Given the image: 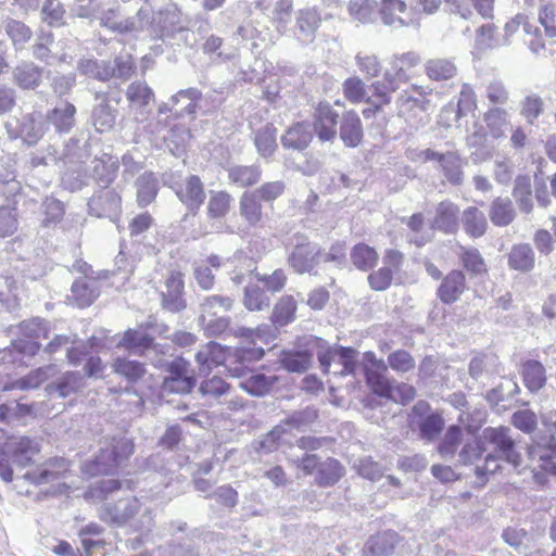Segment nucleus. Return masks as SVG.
Segmentation results:
<instances>
[{"instance_id": "44", "label": "nucleus", "mask_w": 556, "mask_h": 556, "mask_svg": "<svg viewBox=\"0 0 556 556\" xmlns=\"http://www.w3.org/2000/svg\"><path fill=\"white\" fill-rule=\"evenodd\" d=\"M513 197L523 213H530L533 208L531 180L527 176H519L513 189Z\"/></svg>"}, {"instance_id": "18", "label": "nucleus", "mask_w": 556, "mask_h": 556, "mask_svg": "<svg viewBox=\"0 0 556 556\" xmlns=\"http://www.w3.org/2000/svg\"><path fill=\"white\" fill-rule=\"evenodd\" d=\"M68 467L70 463L66 458L55 456L47 460L40 467L27 470L24 478L35 484H43L58 479Z\"/></svg>"}, {"instance_id": "41", "label": "nucleus", "mask_w": 556, "mask_h": 556, "mask_svg": "<svg viewBox=\"0 0 556 556\" xmlns=\"http://www.w3.org/2000/svg\"><path fill=\"white\" fill-rule=\"evenodd\" d=\"M364 376L366 384L374 394L387 400L392 397L393 383L382 372L367 368Z\"/></svg>"}, {"instance_id": "4", "label": "nucleus", "mask_w": 556, "mask_h": 556, "mask_svg": "<svg viewBox=\"0 0 556 556\" xmlns=\"http://www.w3.org/2000/svg\"><path fill=\"white\" fill-rule=\"evenodd\" d=\"M407 422L412 431H418L419 438L428 442L437 440L445 426L442 412L432 409L424 400L414 404Z\"/></svg>"}, {"instance_id": "46", "label": "nucleus", "mask_w": 556, "mask_h": 556, "mask_svg": "<svg viewBox=\"0 0 556 556\" xmlns=\"http://www.w3.org/2000/svg\"><path fill=\"white\" fill-rule=\"evenodd\" d=\"M126 98L130 105L144 108L153 100L154 93L146 81H134L127 88Z\"/></svg>"}, {"instance_id": "60", "label": "nucleus", "mask_w": 556, "mask_h": 556, "mask_svg": "<svg viewBox=\"0 0 556 556\" xmlns=\"http://www.w3.org/2000/svg\"><path fill=\"white\" fill-rule=\"evenodd\" d=\"M287 186L282 180H274L262 184L253 191L261 202L273 203L286 192Z\"/></svg>"}, {"instance_id": "53", "label": "nucleus", "mask_w": 556, "mask_h": 556, "mask_svg": "<svg viewBox=\"0 0 556 556\" xmlns=\"http://www.w3.org/2000/svg\"><path fill=\"white\" fill-rule=\"evenodd\" d=\"M31 462L29 454H0V477L5 482H11L13 479V470L11 464L21 467L28 466Z\"/></svg>"}, {"instance_id": "45", "label": "nucleus", "mask_w": 556, "mask_h": 556, "mask_svg": "<svg viewBox=\"0 0 556 556\" xmlns=\"http://www.w3.org/2000/svg\"><path fill=\"white\" fill-rule=\"evenodd\" d=\"M72 296L80 308L90 306L99 296V292L85 279H77L71 288Z\"/></svg>"}, {"instance_id": "55", "label": "nucleus", "mask_w": 556, "mask_h": 556, "mask_svg": "<svg viewBox=\"0 0 556 556\" xmlns=\"http://www.w3.org/2000/svg\"><path fill=\"white\" fill-rule=\"evenodd\" d=\"M394 275L389 267L381 266L378 269H371L367 276L368 286L374 291H386L392 286Z\"/></svg>"}, {"instance_id": "12", "label": "nucleus", "mask_w": 556, "mask_h": 556, "mask_svg": "<svg viewBox=\"0 0 556 556\" xmlns=\"http://www.w3.org/2000/svg\"><path fill=\"white\" fill-rule=\"evenodd\" d=\"M520 27H522L526 35L530 36L527 45L532 52L539 53L545 50L546 46L541 29L525 13H518L510 18L505 24V33L507 36H513Z\"/></svg>"}, {"instance_id": "6", "label": "nucleus", "mask_w": 556, "mask_h": 556, "mask_svg": "<svg viewBox=\"0 0 556 556\" xmlns=\"http://www.w3.org/2000/svg\"><path fill=\"white\" fill-rule=\"evenodd\" d=\"M197 384V375L191 364L182 357H176L165 366L162 389L168 393H190Z\"/></svg>"}, {"instance_id": "38", "label": "nucleus", "mask_w": 556, "mask_h": 556, "mask_svg": "<svg viewBox=\"0 0 556 556\" xmlns=\"http://www.w3.org/2000/svg\"><path fill=\"white\" fill-rule=\"evenodd\" d=\"M343 476V467L341 464L331 457H327L317 467L315 481L320 486H329L337 483Z\"/></svg>"}, {"instance_id": "49", "label": "nucleus", "mask_w": 556, "mask_h": 556, "mask_svg": "<svg viewBox=\"0 0 556 556\" xmlns=\"http://www.w3.org/2000/svg\"><path fill=\"white\" fill-rule=\"evenodd\" d=\"M270 299L264 288L257 285H249L244 289L243 304L249 311H262L268 307Z\"/></svg>"}, {"instance_id": "28", "label": "nucleus", "mask_w": 556, "mask_h": 556, "mask_svg": "<svg viewBox=\"0 0 556 556\" xmlns=\"http://www.w3.org/2000/svg\"><path fill=\"white\" fill-rule=\"evenodd\" d=\"M508 266L518 271H529L534 267V252L528 243L513 245L508 253Z\"/></svg>"}, {"instance_id": "30", "label": "nucleus", "mask_w": 556, "mask_h": 556, "mask_svg": "<svg viewBox=\"0 0 556 556\" xmlns=\"http://www.w3.org/2000/svg\"><path fill=\"white\" fill-rule=\"evenodd\" d=\"M521 376L526 388L531 392L542 389L546 381L544 366L534 359L521 364Z\"/></svg>"}, {"instance_id": "19", "label": "nucleus", "mask_w": 556, "mask_h": 556, "mask_svg": "<svg viewBox=\"0 0 556 556\" xmlns=\"http://www.w3.org/2000/svg\"><path fill=\"white\" fill-rule=\"evenodd\" d=\"M303 422L302 413L295 414L285 420V422L274 427L263 440V446L265 448H279L283 445H291L292 435L288 428H299Z\"/></svg>"}, {"instance_id": "7", "label": "nucleus", "mask_w": 556, "mask_h": 556, "mask_svg": "<svg viewBox=\"0 0 556 556\" xmlns=\"http://www.w3.org/2000/svg\"><path fill=\"white\" fill-rule=\"evenodd\" d=\"M311 125L314 135L321 142H333L338 136L340 115L327 100L313 105Z\"/></svg>"}, {"instance_id": "50", "label": "nucleus", "mask_w": 556, "mask_h": 556, "mask_svg": "<svg viewBox=\"0 0 556 556\" xmlns=\"http://www.w3.org/2000/svg\"><path fill=\"white\" fill-rule=\"evenodd\" d=\"M440 166L450 184L458 186L463 182L462 160L457 153L447 152Z\"/></svg>"}, {"instance_id": "35", "label": "nucleus", "mask_w": 556, "mask_h": 556, "mask_svg": "<svg viewBox=\"0 0 556 556\" xmlns=\"http://www.w3.org/2000/svg\"><path fill=\"white\" fill-rule=\"evenodd\" d=\"M233 354V366L238 368V371H233V377H240L245 374L250 364L261 361L265 356V350L263 348L255 346H243L232 348Z\"/></svg>"}, {"instance_id": "32", "label": "nucleus", "mask_w": 556, "mask_h": 556, "mask_svg": "<svg viewBox=\"0 0 556 556\" xmlns=\"http://www.w3.org/2000/svg\"><path fill=\"white\" fill-rule=\"evenodd\" d=\"M232 197L225 190L211 191L206 215L210 219H223L231 210Z\"/></svg>"}, {"instance_id": "58", "label": "nucleus", "mask_w": 556, "mask_h": 556, "mask_svg": "<svg viewBox=\"0 0 556 556\" xmlns=\"http://www.w3.org/2000/svg\"><path fill=\"white\" fill-rule=\"evenodd\" d=\"M553 235L546 229H538L533 236L535 248L541 254L548 255L554 249V238L556 241V216H551Z\"/></svg>"}, {"instance_id": "54", "label": "nucleus", "mask_w": 556, "mask_h": 556, "mask_svg": "<svg viewBox=\"0 0 556 556\" xmlns=\"http://www.w3.org/2000/svg\"><path fill=\"white\" fill-rule=\"evenodd\" d=\"M477 106V97L473 88L468 84H464L457 100L456 117L462 118L473 113Z\"/></svg>"}, {"instance_id": "52", "label": "nucleus", "mask_w": 556, "mask_h": 556, "mask_svg": "<svg viewBox=\"0 0 556 556\" xmlns=\"http://www.w3.org/2000/svg\"><path fill=\"white\" fill-rule=\"evenodd\" d=\"M484 122L493 138H502L504 136L502 127L507 124V113L500 108L489 109L484 113Z\"/></svg>"}, {"instance_id": "48", "label": "nucleus", "mask_w": 556, "mask_h": 556, "mask_svg": "<svg viewBox=\"0 0 556 556\" xmlns=\"http://www.w3.org/2000/svg\"><path fill=\"white\" fill-rule=\"evenodd\" d=\"M4 30L12 40L13 46L16 48L24 47V45L27 43L33 37L30 27H28L25 23L13 18L5 21Z\"/></svg>"}, {"instance_id": "47", "label": "nucleus", "mask_w": 556, "mask_h": 556, "mask_svg": "<svg viewBox=\"0 0 556 556\" xmlns=\"http://www.w3.org/2000/svg\"><path fill=\"white\" fill-rule=\"evenodd\" d=\"M277 382V377L256 374L248 378L241 383L242 389L248 393L256 396L267 394Z\"/></svg>"}, {"instance_id": "2", "label": "nucleus", "mask_w": 556, "mask_h": 556, "mask_svg": "<svg viewBox=\"0 0 556 556\" xmlns=\"http://www.w3.org/2000/svg\"><path fill=\"white\" fill-rule=\"evenodd\" d=\"M140 508L141 505L136 497L121 498L115 503L104 504L100 510V519L116 527L129 525L135 532L150 531L153 526L152 511L144 508L140 517L136 519L135 516Z\"/></svg>"}, {"instance_id": "57", "label": "nucleus", "mask_w": 556, "mask_h": 556, "mask_svg": "<svg viewBox=\"0 0 556 556\" xmlns=\"http://www.w3.org/2000/svg\"><path fill=\"white\" fill-rule=\"evenodd\" d=\"M358 70L367 77L376 78L382 72V63L374 53L359 52L355 56Z\"/></svg>"}, {"instance_id": "11", "label": "nucleus", "mask_w": 556, "mask_h": 556, "mask_svg": "<svg viewBox=\"0 0 556 556\" xmlns=\"http://www.w3.org/2000/svg\"><path fill=\"white\" fill-rule=\"evenodd\" d=\"M459 206L451 200H443L435 205L430 220V228L444 235H455L459 229Z\"/></svg>"}, {"instance_id": "27", "label": "nucleus", "mask_w": 556, "mask_h": 556, "mask_svg": "<svg viewBox=\"0 0 556 556\" xmlns=\"http://www.w3.org/2000/svg\"><path fill=\"white\" fill-rule=\"evenodd\" d=\"M261 178L262 170L255 165H238L228 170L229 182L239 188L255 186Z\"/></svg>"}, {"instance_id": "22", "label": "nucleus", "mask_w": 556, "mask_h": 556, "mask_svg": "<svg viewBox=\"0 0 556 556\" xmlns=\"http://www.w3.org/2000/svg\"><path fill=\"white\" fill-rule=\"evenodd\" d=\"M223 265V260L217 254H211L201 260L194 268V278L203 290H211L215 283L213 270H218Z\"/></svg>"}, {"instance_id": "9", "label": "nucleus", "mask_w": 556, "mask_h": 556, "mask_svg": "<svg viewBox=\"0 0 556 556\" xmlns=\"http://www.w3.org/2000/svg\"><path fill=\"white\" fill-rule=\"evenodd\" d=\"M175 194L192 216L199 214L206 198L204 185L197 175H189L178 182Z\"/></svg>"}, {"instance_id": "15", "label": "nucleus", "mask_w": 556, "mask_h": 556, "mask_svg": "<svg viewBox=\"0 0 556 556\" xmlns=\"http://www.w3.org/2000/svg\"><path fill=\"white\" fill-rule=\"evenodd\" d=\"M130 454H96L92 459L86 460L81 466L85 476L113 475L128 459Z\"/></svg>"}, {"instance_id": "24", "label": "nucleus", "mask_w": 556, "mask_h": 556, "mask_svg": "<svg viewBox=\"0 0 556 556\" xmlns=\"http://www.w3.org/2000/svg\"><path fill=\"white\" fill-rule=\"evenodd\" d=\"M298 303L293 295L285 294L274 305L270 321L276 327H285L294 321Z\"/></svg>"}, {"instance_id": "3", "label": "nucleus", "mask_w": 556, "mask_h": 556, "mask_svg": "<svg viewBox=\"0 0 556 556\" xmlns=\"http://www.w3.org/2000/svg\"><path fill=\"white\" fill-rule=\"evenodd\" d=\"M427 275L439 281L435 289L437 300L443 305H453L459 302L469 290L467 277L459 268L450 269L443 274L439 266L430 258L422 262Z\"/></svg>"}, {"instance_id": "10", "label": "nucleus", "mask_w": 556, "mask_h": 556, "mask_svg": "<svg viewBox=\"0 0 556 556\" xmlns=\"http://www.w3.org/2000/svg\"><path fill=\"white\" fill-rule=\"evenodd\" d=\"M195 359L200 366L208 369L224 366L231 376H233V371H238V368L233 366L236 363H233L232 348L214 341L202 346L195 354Z\"/></svg>"}, {"instance_id": "8", "label": "nucleus", "mask_w": 556, "mask_h": 556, "mask_svg": "<svg viewBox=\"0 0 556 556\" xmlns=\"http://www.w3.org/2000/svg\"><path fill=\"white\" fill-rule=\"evenodd\" d=\"M317 358L324 374L330 372L332 364L341 366V368L334 372L340 376L352 375L357 367V351L353 348H326L318 352Z\"/></svg>"}, {"instance_id": "37", "label": "nucleus", "mask_w": 556, "mask_h": 556, "mask_svg": "<svg viewBox=\"0 0 556 556\" xmlns=\"http://www.w3.org/2000/svg\"><path fill=\"white\" fill-rule=\"evenodd\" d=\"M153 337L140 329H127L117 343L118 348L129 351H144L153 345Z\"/></svg>"}, {"instance_id": "59", "label": "nucleus", "mask_w": 556, "mask_h": 556, "mask_svg": "<svg viewBox=\"0 0 556 556\" xmlns=\"http://www.w3.org/2000/svg\"><path fill=\"white\" fill-rule=\"evenodd\" d=\"M93 126L99 132L112 129L115 125V112L110 109L109 103H102L94 108L92 113Z\"/></svg>"}, {"instance_id": "39", "label": "nucleus", "mask_w": 556, "mask_h": 556, "mask_svg": "<svg viewBox=\"0 0 556 556\" xmlns=\"http://www.w3.org/2000/svg\"><path fill=\"white\" fill-rule=\"evenodd\" d=\"M277 129L276 127L267 123L265 126L260 128L255 132L254 143L258 153L264 156H270L277 149Z\"/></svg>"}, {"instance_id": "1", "label": "nucleus", "mask_w": 556, "mask_h": 556, "mask_svg": "<svg viewBox=\"0 0 556 556\" xmlns=\"http://www.w3.org/2000/svg\"><path fill=\"white\" fill-rule=\"evenodd\" d=\"M421 56L415 51L393 54L383 72V81L375 80L369 86L357 77L352 76L342 83V94L351 104L365 103L362 115L365 119H374L392 102V94L397 91L400 84L408 83L418 72Z\"/></svg>"}, {"instance_id": "31", "label": "nucleus", "mask_w": 556, "mask_h": 556, "mask_svg": "<svg viewBox=\"0 0 556 556\" xmlns=\"http://www.w3.org/2000/svg\"><path fill=\"white\" fill-rule=\"evenodd\" d=\"M483 440L497 450V452H513L515 447L510 429L505 426L485 428L483 430Z\"/></svg>"}, {"instance_id": "21", "label": "nucleus", "mask_w": 556, "mask_h": 556, "mask_svg": "<svg viewBox=\"0 0 556 556\" xmlns=\"http://www.w3.org/2000/svg\"><path fill=\"white\" fill-rule=\"evenodd\" d=\"M465 233L471 239L481 238L486 233L488 220L482 211L476 206L466 207L460 217Z\"/></svg>"}, {"instance_id": "36", "label": "nucleus", "mask_w": 556, "mask_h": 556, "mask_svg": "<svg viewBox=\"0 0 556 556\" xmlns=\"http://www.w3.org/2000/svg\"><path fill=\"white\" fill-rule=\"evenodd\" d=\"M236 337L249 344H255L256 342L269 344L277 338V333L271 326L262 324L255 328H239L236 331Z\"/></svg>"}, {"instance_id": "25", "label": "nucleus", "mask_w": 556, "mask_h": 556, "mask_svg": "<svg viewBox=\"0 0 556 556\" xmlns=\"http://www.w3.org/2000/svg\"><path fill=\"white\" fill-rule=\"evenodd\" d=\"M425 73L432 81H445L457 75V66L452 59L433 58L426 62Z\"/></svg>"}, {"instance_id": "13", "label": "nucleus", "mask_w": 556, "mask_h": 556, "mask_svg": "<svg viewBox=\"0 0 556 556\" xmlns=\"http://www.w3.org/2000/svg\"><path fill=\"white\" fill-rule=\"evenodd\" d=\"M339 137L346 148H357L364 141V126L359 114L354 110H345L339 122Z\"/></svg>"}, {"instance_id": "42", "label": "nucleus", "mask_w": 556, "mask_h": 556, "mask_svg": "<svg viewBox=\"0 0 556 556\" xmlns=\"http://www.w3.org/2000/svg\"><path fill=\"white\" fill-rule=\"evenodd\" d=\"M41 68L33 63H26L17 66L14 71V79L18 87L23 89H35L41 83Z\"/></svg>"}, {"instance_id": "29", "label": "nucleus", "mask_w": 556, "mask_h": 556, "mask_svg": "<svg viewBox=\"0 0 556 556\" xmlns=\"http://www.w3.org/2000/svg\"><path fill=\"white\" fill-rule=\"evenodd\" d=\"M241 217L250 225L256 226L263 219V206L254 192H244L239 201Z\"/></svg>"}, {"instance_id": "64", "label": "nucleus", "mask_w": 556, "mask_h": 556, "mask_svg": "<svg viewBox=\"0 0 556 556\" xmlns=\"http://www.w3.org/2000/svg\"><path fill=\"white\" fill-rule=\"evenodd\" d=\"M156 181L150 177H142L138 182L137 203L140 207L151 204L157 195Z\"/></svg>"}, {"instance_id": "33", "label": "nucleus", "mask_w": 556, "mask_h": 556, "mask_svg": "<svg viewBox=\"0 0 556 556\" xmlns=\"http://www.w3.org/2000/svg\"><path fill=\"white\" fill-rule=\"evenodd\" d=\"M489 216L495 226H508L516 216L511 200L501 197L495 198L491 203Z\"/></svg>"}, {"instance_id": "5", "label": "nucleus", "mask_w": 556, "mask_h": 556, "mask_svg": "<svg viewBox=\"0 0 556 556\" xmlns=\"http://www.w3.org/2000/svg\"><path fill=\"white\" fill-rule=\"evenodd\" d=\"M432 89L413 84L403 90L396 98V114L405 122H414L420 118L430 106L429 96Z\"/></svg>"}, {"instance_id": "43", "label": "nucleus", "mask_w": 556, "mask_h": 556, "mask_svg": "<svg viewBox=\"0 0 556 556\" xmlns=\"http://www.w3.org/2000/svg\"><path fill=\"white\" fill-rule=\"evenodd\" d=\"M113 371L124 378H126L129 382L139 381L146 374V367L142 363L138 361H130L125 357L116 358L113 364Z\"/></svg>"}, {"instance_id": "14", "label": "nucleus", "mask_w": 556, "mask_h": 556, "mask_svg": "<svg viewBox=\"0 0 556 556\" xmlns=\"http://www.w3.org/2000/svg\"><path fill=\"white\" fill-rule=\"evenodd\" d=\"M455 254L466 277H484L489 274L488 264L481 252L472 245L456 244Z\"/></svg>"}, {"instance_id": "61", "label": "nucleus", "mask_w": 556, "mask_h": 556, "mask_svg": "<svg viewBox=\"0 0 556 556\" xmlns=\"http://www.w3.org/2000/svg\"><path fill=\"white\" fill-rule=\"evenodd\" d=\"M544 112V101L538 94H529L521 102L520 114L532 125Z\"/></svg>"}, {"instance_id": "17", "label": "nucleus", "mask_w": 556, "mask_h": 556, "mask_svg": "<svg viewBox=\"0 0 556 556\" xmlns=\"http://www.w3.org/2000/svg\"><path fill=\"white\" fill-rule=\"evenodd\" d=\"M319 250L309 242L296 244L288 257L289 266L296 274L311 273L319 262Z\"/></svg>"}, {"instance_id": "63", "label": "nucleus", "mask_w": 556, "mask_h": 556, "mask_svg": "<svg viewBox=\"0 0 556 556\" xmlns=\"http://www.w3.org/2000/svg\"><path fill=\"white\" fill-rule=\"evenodd\" d=\"M510 422L518 430L530 434L538 427V417L531 409H519L511 415Z\"/></svg>"}, {"instance_id": "40", "label": "nucleus", "mask_w": 556, "mask_h": 556, "mask_svg": "<svg viewBox=\"0 0 556 556\" xmlns=\"http://www.w3.org/2000/svg\"><path fill=\"white\" fill-rule=\"evenodd\" d=\"M76 108L65 102L63 108H55L48 113V119L59 132H67L74 126Z\"/></svg>"}, {"instance_id": "62", "label": "nucleus", "mask_w": 556, "mask_h": 556, "mask_svg": "<svg viewBox=\"0 0 556 556\" xmlns=\"http://www.w3.org/2000/svg\"><path fill=\"white\" fill-rule=\"evenodd\" d=\"M390 368L396 372H408L416 366L413 355L405 350H396L388 355Z\"/></svg>"}, {"instance_id": "56", "label": "nucleus", "mask_w": 556, "mask_h": 556, "mask_svg": "<svg viewBox=\"0 0 556 556\" xmlns=\"http://www.w3.org/2000/svg\"><path fill=\"white\" fill-rule=\"evenodd\" d=\"M539 23L543 27L544 36L556 39V7L553 3L543 4L538 13Z\"/></svg>"}, {"instance_id": "34", "label": "nucleus", "mask_w": 556, "mask_h": 556, "mask_svg": "<svg viewBox=\"0 0 556 556\" xmlns=\"http://www.w3.org/2000/svg\"><path fill=\"white\" fill-rule=\"evenodd\" d=\"M281 366L291 372L305 371L312 362V353L307 350H285L279 356Z\"/></svg>"}, {"instance_id": "20", "label": "nucleus", "mask_w": 556, "mask_h": 556, "mask_svg": "<svg viewBox=\"0 0 556 556\" xmlns=\"http://www.w3.org/2000/svg\"><path fill=\"white\" fill-rule=\"evenodd\" d=\"M399 542V535L395 531L388 530L376 535H371L363 547L364 556H390Z\"/></svg>"}, {"instance_id": "16", "label": "nucleus", "mask_w": 556, "mask_h": 556, "mask_svg": "<svg viewBox=\"0 0 556 556\" xmlns=\"http://www.w3.org/2000/svg\"><path fill=\"white\" fill-rule=\"evenodd\" d=\"M165 291L162 292L163 307L170 312H180L186 307L184 299V275L179 270H173L165 280Z\"/></svg>"}, {"instance_id": "26", "label": "nucleus", "mask_w": 556, "mask_h": 556, "mask_svg": "<svg viewBox=\"0 0 556 556\" xmlns=\"http://www.w3.org/2000/svg\"><path fill=\"white\" fill-rule=\"evenodd\" d=\"M313 134L307 129L304 122L292 124L281 138L283 148L293 150H304L312 142Z\"/></svg>"}, {"instance_id": "23", "label": "nucleus", "mask_w": 556, "mask_h": 556, "mask_svg": "<svg viewBox=\"0 0 556 556\" xmlns=\"http://www.w3.org/2000/svg\"><path fill=\"white\" fill-rule=\"evenodd\" d=\"M350 258L356 269L369 271L378 264L379 253L374 247L365 242H358L352 247Z\"/></svg>"}, {"instance_id": "51", "label": "nucleus", "mask_w": 556, "mask_h": 556, "mask_svg": "<svg viewBox=\"0 0 556 556\" xmlns=\"http://www.w3.org/2000/svg\"><path fill=\"white\" fill-rule=\"evenodd\" d=\"M520 454H486L485 465L483 467H476V475L481 483H484V476L486 472L494 473L498 469L496 464L498 460H506L514 466H518Z\"/></svg>"}]
</instances>
